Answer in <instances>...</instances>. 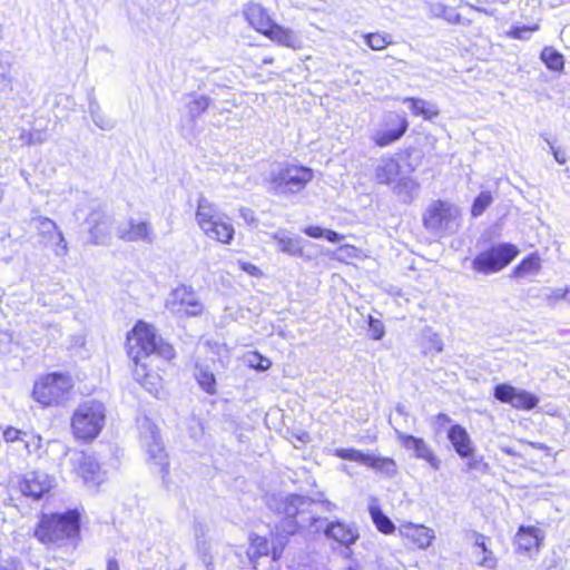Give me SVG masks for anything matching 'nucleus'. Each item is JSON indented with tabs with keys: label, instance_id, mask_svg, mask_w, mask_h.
Masks as SVG:
<instances>
[{
	"label": "nucleus",
	"instance_id": "1",
	"mask_svg": "<svg viewBox=\"0 0 570 570\" xmlns=\"http://www.w3.org/2000/svg\"><path fill=\"white\" fill-rule=\"evenodd\" d=\"M267 505L275 513L283 515L276 525L277 540L283 547L287 542L288 535L297 533L301 529L314 528L318 532L326 521L318 517V507L326 505V509L331 510L332 503L328 501L316 502L301 494L286 497L274 494L268 497Z\"/></svg>",
	"mask_w": 570,
	"mask_h": 570
},
{
	"label": "nucleus",
	"instance_id": "2",
	"mask_svg": "<svg viewBox=\"0 0 570 570\" xmlns=\"http://www.w3.org/2000/svg\"><path fill=\"white\" fill-rule=\"evenodd\" d=\"M128 356L136 365L146 367L145 358L157 355L164 360L175 357L174 347L158 336L154 328L144 322H138L127 338Z\"/></svg>",
	"mask_w": 570,
	"mask_h": 570
},
{
	"label": "nucleus",
	"instance_id": "3",
	"mask_svg": "<svg viewBox=\"0 0 570 570\" xmlns=\"http://www.w3.org/2000/svg\"><path fill=\"white\" fill-rule=\"evenodd\" d=\"M80 530V514L77 510L65 513L43 515L35 531V537L43 542H61L78 535Z\"/></svg>",
	"mask_w": 570,
	"mask_h": 570
},
{
	"label": "nucleus",
	"instance_id": "4",
	"mask_svg": "<svg viewBox=\"0 0 570 570\" xmlns=\"http://www.w3.org/2000/svg\"><path fill=\"white\" fill-rule=\"evenodd\" d=\"M196 220L200 229L212 239L229 244L234 237L233 225L226 222L215 204L204 196L198 198Z\"/></svg>",
	"mask_w": 570,
	"mask_h": 570
},
{
	"label": "nucleus",
	"instance_id": "5",
	"mask_svg": "<svg viewBox=\"0 0 570 570\" xmlns=\"http://www.w3.org/2000/svg\"><path fill=\"white\" fill-rule=\"evenodd\" d=\"M313 178L308 167L288 165L273 169L266 180L267 191L273 195H286L301 191Z\"/></svg>",
	"mask_w": 570,
	"mask_h": 570
},
{
	"label": "nucleus",
	"instance_id": "6",
	"mask_svg": "<svg viewBox=\"0 0 570 570\" xmlns=\"http://www.w3.org/2000/svg\"><path fill=\"white\" fill-rule=\"evenodd\" d=\"M519 253L518 246L512 243L493 244L474 256L472 268L483 275L499 273L508 267Z\"/></svg>",
	"mask_w": 570,
	"mask_h": 570
},
{
	"label": "nucleus",
	"instance_id": "7",
	"mask_svg": "<svg viewBox=\"0 0 570 570\" xmlns=\"http://www.w3.org/2000/svg\"><path fill=\"white\" fill-rule=\"evenodd\" d=\"M105 406L98 401H87L78 406L72 416V431L77 439L97 438L105 423Z\"/></svg>",
	"mask_w": 570,
	"mask_h": 570
},
{
	"label": "nucleus",
	"instance_id": "8",
	"mask_svg": "<svg viewBox=\"0 0 570 570\" xmlns=\"http://www.w3.org/2000/svg\"><path fill=\"white\" fill-rule=\"evenodd\" d=\"M71 387L69 375L53 372L35 383L32 396L43 406H50L63 402Z\"/></svg>",
	"mask_w": 570,
	"mask_h": 570
},
{
	"label": "nucleus",
	"instance_id": "9",
	"mask_svg": "<svg viewBox=\"0 0 570 570\" xmlns=\"http://www.w3.org/2000/svg\"><path fill=\"white\" fill-rule=\"evenodd\" d=\"M138 428L140 443L142 448L146 449L149 459L160 468V471L164 474H167L169 463L157 426L148 417L145 416L141 420H138Z\"/></svg>",
	"mask_w": 570,
	"mask_h": 570
},
{
	"label": "nucleus",
	"instance_id": "10",
	"mask_svg": "<svg viewBox=\"0 0 570 570\" xmlns=\"http://www.w3.org/2000/svg\"><path fill=\"white\" fill-rule=\"evenodd\" d=\"M165 306L178 317L198 316L204 309L193 287L186 285L173 289L166 298Z\"/></svg>",
	"mask_w": 570,
	"mask_h": 570
},
{
	"label": "nucleus",
	"instance_id": "11",
	"mask_svg": "<svg viewBox=\"0 0 570 570\" xmlns=\"http://www.w3.org/2000/svg\"><path fill=\"white\" fill-rule=\"evenodd\" d=\"M493 396L499 402L509 404L519 411H531L539 404V397L537 395L525 390H519L508 383L495 385Z\"/></svg>",
	"mask_w": 570,
	"mask_h": 570
},
{
	"label": "nucleus",
	"instance_id": "12",
	"mask_svg": "<svg viewBox=\"0 0 570 570\" xmlns=\"http://www.w3.org/2000/svg\"><path fill=\"white\" fill-rule=\"evenodd\" d=\"M71 462L86 484L98 487L105 481V472L94 455L82 451L75 452Z\"/></svg>",
	"mask_w": 570,
	"mask_h": 570
},
{
	"label": "nucleus",
	"instance_id": "13",
	"mask_svg": "<svg viewBox=\"0 0 570 570\" xmlns=\"http://www.w3.org/2000/svg\"><path fill=\"white\" fill-rule=\"evenodd\" d=\"M116 234L121 240L128 243L144 242L153 244L155 240L151 224L148 220H137L132 217L120 223L116 228Z\"/></svg>",
	"mask_w": 570,
	"mask_h": 570
},
{
	"label": "nucleus",
	"instance_id": "14",
	"mask_svg": "<svg viewBox=\"0 0 570 570\" xmlns=\"http://www.w3.org/2000/svg\"><path fill=\"white\" fill-rule=\"evenodd\" d=\"M458 215V210L445 200H434L423 214V225L429 230H439Z\"/></svg>",
	"mask_w": 570,
	"mask_h": 570
},
{
	"label": "nucleus",
	"instance_id": "15",
	"mask_svg": "<svg viewBox=\"0 0 570 570\" xmlns=\"http://www.w3.org/2000/svg\"><path fill=\"white\" fill-rule=\"evenodd\" d=\"M544 540L543 531L535 525H521L514 537L515 552L533 556L539 553Z\"/></svg>",
	"mask_w": 570,
	"mask_h": 570
},
{
	"label": "nucleus",
	"instance_id": "16",
	"mask_svg": "<svg viewBox=\"0 0 570 570\" xmlns=\"http://www.w3.org/2000/svg\"><path fill=\"white\" fill-rule=\"evenodd\" d=\"M399 441L402 448L411 452L416 459L424 460L434 470H439L441 468V460L422 438L400 434Z\"/></svg>",
	"mask_w": 570,
	"mask_h": 570
},
{
	"label": "nucleus",
	"instance_id": "17",
	"mask_svg": "<svg viewBox=\"0 0 570 570\" xmlns=\"http://www.w3.org/2000/svg\"><path fill=\"white\" fill-rule=\"evenodd\" d=\"M52 485L53 479L47 473L32 471L24 475L19 487L23 495L39 500L51 490Z\"/></svg>",
	"mask_w": 570,
	"mask_h": 570
},
{
	"label": "nucleus",
	"instance_id": "18",
	"mask_svg": "<svg viewBox=\"0 0 570 570\" xmlns=\"http://www.w3.org/2000/svg\"><path fill=\"white\" fill-rule=\"evenodd\" d=\"M90 242L94 245H107L110 239L111 219L102 209H94L87 217Z\"/></svg>",
	"mask_w": 570,
	"mask_h": 570
},
{
	"label": "nucleus",
	"instance_id": "19",
	"mask_svg": "<svg viewBox=\"0 0 570 570\" xmlns=\"http://www.w3.org/2000/svg\"><path fill=\"white\" fill-rule=\"evenodd\" d=\"M400 534L405 544L413 549H426L434 539L433 530L423 524H403Z\"/></svg>",
	"mask_w": 570,
	"mask_h": 570
},
{
	"label": "nucleus",
	"instance_id": "20",
	"mask_svg": "<svg viewBox=\"0 0 570 570\" xmlns=\"http://www.w3.org/2000/svg\"><path fill=\"white\" fill-rule=\"evenodd\" d=\"M446 436L460 458H470L474 453L473 442L464 426L460 424L451 425Z\"/></svg>",
	"mask_w": 570,
	"mask_h": 570
},
{
	"label": "nucleus",
	"instance_id": "21",
	"mask_svg": "<svg viewBox=\"0 0 570 570\" xmlns=\"http://www.w3.org/2000/svg\"><path fill=\"white\" fill-rule=\"evenodd\" d=\"M275 540L276 542H273V548L271 550L269 542L265 537L257 534L253 535L250 539V550L246 554L248 560L252 561L253 559H257L263 556H268L269 552H272V557L274 560L279 559L284 546L282 547V544L277 540V537L275 538Z\"/></svg>",
	"mask_w": 570,
	"mask_h": 570
},
{
	"label": "nucleus",
	"instance_id": "22",
	"mask_svg": "<svg viewBox=\"0 0 570 570\" xmlns=\"http://www.w3.org/2000/svg\"><path fill=\"white\" fill-rule=\"evenodd\" d=\"M244 14L247 21L263 35L273 28L275 23L267 10L258 3H249L245 8Z\"/></svg>",
	"mask_w": 570,
	"mask_h": 570
},
{
	"label": "nucleus",
	"instance_id": "23",
	"mask_svg": "<svg viewBox=\"0 0 570 570\" xmlns=\"http://www.w3.org/2000/svg\"><path fill=\"white\" fill-rule=\"evenodd\" d=\"M324 534L343 546H350L356 541V530L341 521H333L326 524Z\"/></svg>",
	"mask_w": 570,
	"mask_h": 570
},
{
	"label": "nucleus",
	"instance_id": "24",
	"mask_svg": "<svg viewBox=\"0 0 570 570\" xmlns=\"http://www.w3.org/2000/svg\"><path fill=\"white\" fill-rule=\"evenodd\" d=\"M411 110V114L415 117H421L424 120H433L440 115V110L436 105L416 97H407L403 99Z\"/></svg>",
	"mask_w": 570,
	"mask_h": 570
},
{
	"label": "nucleus",
	"instance_id": "25",
	"mask_svg": "<svg viewBox=\"0 0 570 570\" xmlns=\"http://www.w3.org/2000/svg\"><path fill=\"white\" fill-rule=\"evenodd\" d=\"M541 269V257L538 253H531L523 257L511 271V277L522 278L538 274Z\"/></svg>",
	"mask_w": 570,
	"mask_h": 570
},
{
	"label": "nucleus",
	"instance_id": "26",
	"mask_svg": "<svg viewBox=\"0 0 570 570\" xmlns=\"http://www.w3.org/2000/svg\"><path fill=\"white\" fill-rule=\"evenodd\" d=\"M194 376L199 387L207 394L214 395L217 392V382L215 374L207 364H195Z\"/></svg>",
	"mask_w": 570,
	"mask_h": 570
},
{
	"label": "nucleus",
	"instance_id": "27",
	"mask_svg": "<svg viewBox=\"0 0 570 570\" xmlns=\"http://www.w3.org/2000/svg\"><path fill=\"white\" fill-rule=\"evenodd\" d=\"M264 35H266L269 39L277 42L278 45L293 49L299 47L301 41L296 33L293 30L284 28L277 23H274L273 28L267 30Z\"/></svg>",
	"mask_w": 570,
	"mask_h": 570
},
{
	"label": "nucleus",
	"instance_id": "28",
	"mask_svg": "<svg viewBox=\"0 0 570 570\" xmlns=\"http://www.w3.org/2000/svg\"><path fill=\"white\" fill-rule=\"evenodd\" d=\"M368 512L373 523L379 531L386 534L392 533V520L385 513H383L380 502L376 498L370 499Z\"/></svg>",
	"mask_w": 570,
	"mask_h": 570
},
{
	"label": "nucleus",
	"instance_id": "29",
	"mask_svg": "<svg viewBox=\"0 0 570 570\" xmlns=\"http://www.w3.org/2000/svg\"><path fill=\"white\" fill-rule=\"evenodd\" d=\"M186 109L191 121H196L210 106L212 98L205 95L188 94Z\"/></svg>",
	"mask_w": 570,
	"mask_h": 570
},
{
	"label": "nucleus",
	"instance_id": "30",
	"mask_svg": "<svg viewBox=\"0 0 570 570\" xmlns=\"http://www.w3.org/2000/svg\"><path fill=\"white\" fill-rule=\"evenodd\" d=\"M472 539L474 548H476L479 552L483 554L482 559L480 560V564L488 568L494 567L497 564V558L489 549L490 538L482 533L473 532Z\"/></svg>",
	"mask_w": 570,
	"mask_h": 570
},
{
	"label": "nucleus",
	"instance_id": "31",
	"mask_svg": "<svg viewBox=\"0 0 570 570\" xmlns=\"http://www.w3.org/2000/svg\"><path fill=\"white\" fill-rule=\"evenodd\" d=\"M273 238L276 240L281 252L291 256H301L303 254L299 237H289L284 233H275Z\"/></svg>",
	"mask_w": 570,
	"mask_h": 570
},
{
	"label": "nucleus",
	"instance_id": "32",
	"mask_svg": "<svg viewBox=\"0 0 570 570\" xmlns=\"http://www.w3.org/2000/svg\"><path fill=\"white\" fill-rule=\"evenodd\" d=\"M540 58L544 62L546 67L552 71L560 72L564 68L563 55L552 47L543 48L540 53Z\"/></svg>",
	"mask_w": 570,
	"mask_h": 570
},
{
	"label": "nucleus",
	"instance_id": "33",
	"mask_svg": "<svg viewBox=\"0 0 570 570\" xmlns=\"http://www.w3.org/2000/svg\"><path fill=\"white\" fill-rule=\"evenodd\" d=\"M493 203V195L490 190L481 191L471 205V215L481 216L485 209Z\"/></svg>",
	"mask_w": 570,
	"mask_h": 570
},
{
	"label": "nucleus",
	"instance_id": "34",
	"mask_svg": "<svg viewBox=\"0 0 570 570\" xmlns=\"http://www.w3.org/2000/svg\"><path fill=\"white\" fill-rule=\"evenodd\" d=\"M374 178L379 184L390 185L392 181V158H382L375 167Z\"/></svg>",
	"mask_w": 570,
	"mask_h": 570
},
{
	"label": "nucleus",
	"instance_id": "35",
	"mask_svg": "<svg viewBox=\"0 0 570 570\" xmlns=\"http://www.w3.org/2000/svg\"><path fill=\"white\" fill-rule=\"evenodd\" d=\"M468 461L464 465V472L472 474L479 472L485 474L490 470V465L484 461L483 456H475L474 453L470 458H465Z\"/></svg>",
	"mask_w": 570,
	"mask_h": 570
},
{
	"label": "nucleus",
	"instance_id": "36",
	"mask_svg": "<svg viewBox=\"0 0 570 570\" xmlns=\"http://www.w3.org/2000/svg\"><path fill=\"white\" fill-rule=\"evenodd\" d=\"M224 560L227 563V570H234V568H243L249 562L247 556H243L234 549H228L224 554Z\"/></svg>",
	"mask_w": 570,
	"mask_h": 570
},
{
	"label": "nucleus",
	"instance_id": "37",
	"mask_svg": "<svg viewBox=\"0 0 570 570\" xmlns=\"http://www.w3.org/2000/svg\"><path fill=\"white\" fill-rule=\"evenodd\" d=\"M336 455L344 460L361 463H367L371 460L370 455L364 454L362 451L355 449H338L336 450Z\"/></svg>",
	"mask_w": 570,
	"mask_h": 570
},
{
	"label": "nucleus",
	"instance_id": "38",
	"mask_svg": "<svg viewBox=\"0 0 570 570\" xmlns=\"http://www.w3.org/2000/svg\"><path fill=\"white\" fill-rule=\"evenodd\" d=\"M39 229L43 234H50V233L55 232L57 235V238L59 239V244H63L62 247H63V249H66V242H65L63 235L60 230H58V227L53 220H51L50 218H47V217H40L39 218Z\"/></svg>",
	"mask_w": 570,
	"mask_h": 570
},
{
	"label": "nucleus",
	"instance_id": "39",
	"mask_svg": "<svg viewBox=\"0 0 570 570\" xmlns=\"http://www.w3.org/2000/svg\"><path fill=\"white\" fill-rule=\"evenodd\" d=\"M197 552L198 557L206 567L207 570H214V560L213 556L210 554V548L209 544L204 541L197 542Z\"/></svg>",
	"mask_w": 570,
	"mask_h": 570
},
{
	"label": "nucleus",
	"instance_id": "40",
	"mask_svg": "<svg viewBox=\"0 0 570 570\" xmlns=\"http://www.w3.org/2000/svg\"><path fill=\"white\" fill-rule=\"evenodd\" d=\"M539 30L538 24L532 26H514L509 29L507 36L511 39H525L528 33Z\"/></svg>",
	"mask_w": 570,
	"mask_h": 570
},
{
	"label": "nucleus",
	"instance_id": "41",
	"mask_svg": "<svg viewBox=\"0 0 570 570\" xmlns=\"http://www.w3.org/2000/svg\"><path fill=\"white\" fill-rule=\"evenodd\" d=\"M367 45L374 50H381L391 43L389 40V36H383L380 33H370L366 36Z\"/></svg>",
	"mask_w": 570,
	"mask_h": 570
},
{
	"label": "nucleus",
	"instance_id": "42",
	"mask_svg": "<svg viewBox=\"0 0 570 570\" xmlns=\"http://www.w3.org/2000/svg\"><path fill=\"white\" fill-rule=\"evenodd\" d=\"M248 364L253 368H256L258 371H265L271 367L272 362L268 358L255 352L248 356Z\"/></svg>",
	"mask_w": 570,
	"mask_h": 570
},
{
	"label": "nucleus",
	"instance_id": "43",
	"mask_svg": "<svg viewBox=\"0 0 570 570\" xmlns=\"http://www.w3.org/2000/svg\"><path fill=\"white\" fill-rule=\"evenodd\" d=\"M372 139L376 146L385 147L392 142V129L377 130L372 135Z\"/></svg>",
	"mask_w": 570,
	"mask_h": 570
},
{
	"label": "nucleus",
	"instance_id": "44",
	"mask_svg": "<svg viewBox=\"0 0 570 570\" xmlns=\"http://www.w3.org/2000/svg\"><path fill=\"white\" fill-rule=\"evenodd\" d=\"M91 120L97 127H99L102 130H111L115 128V121L106 115H104L102 112L91 117Z\"/></svg>",
	"mask_w": 570,
	"mask_h": 570
},
{
	"label": "nucleus",
	"instance_id": "45",
	"mask_svg": "<svg viewBox=\"0 0 570 570\" xmlns=\"http://www.w3.org/2000/svg\"><path fill=\"white\" fill-rule=\"evenodd\" d=\"M356 248L351 245H344L338 247L335 252H333L332 257L337 261H344L346 257H352L355 253Z\"/></svg>",
	"mask_w": 570,
	"mask_h": 570
},
{
	"label": "nucleus",
	"instance_id": "46",
	"mask_svg": "<svg viewBox=\"0 0 570 570\" xmlns=\"http://www.w3.org/2000/svg\"><path fill=\"white\" fill-rule=\"evenodd\" d=\"M26 435L24 432L13 428V426H8L4 431H3V439L6 442L8 443H11V442H14V441H18L20 440V436L21 435Z\"/></svg>",
	"mask_w": 570,
	"mask_h": 570
},
{
	"label": "nucleus",
	"instance_id": "47",
	"mask_svg": "<svg viewBox=\"0 0 570 570\" xmlns=\"http://www.w3.org/2000/svg\"><path fill=\"white\" fill-rule=\"evenodd\" d=\"M304 234L312 238H322L324 237L325 228L320 226H307L303 229Z\"/></svg>",
	"mask_w": 570,
	"mask_h": 570
},
{
	"label": "nucleus",
	"instance_id": "48",
	"mask_svg": "<svg viewBox=\"0 0 570 570\" xmlns=\"http://www.w3.org/2000/svg\"><path fill=\"white\" fill-rule=\"evenodd\" d=\"M370 332H371L372 338H374V340L382 338V336L384 334L382 323L380 321H372L371 326H370Z\"/></svg>",
	"mask_w": 570,
	"mask_h": 570
},
{
	"label": "nucleus",
	"instance_id": "49",
	"mask_svg": "<svg viewBox=\"0 0 570 570\" xmlns=\"http://www.w3.org/2000/svg\"><path fill=\"white\" fill-rule=\"evenodd\" d=\"M11 91V78L7 73H0V94L7 95Z\"/></svg>",
	"mask_w": 570,
	"mask_h": 570
},
{
	"label": "nucleus",
	"instance_id": "50",
	"mask_svg": "<svg viewBox=\"0 0 570 570\" xmlns=\"http://www.w3.org/2000/svg\"><path fill=\"white\" fill-rule=\"evenodd\" d=\"M551 151L558 164L563 165L568 161V156L564 150L551 146Z\"/></svg>",
	"mask_w": 570,
	"mask_h": 570
},
{
	"label": "nucleus",
	"instance_id": "51",
	"mask_svg": "<svg viewBox=\"0 0 570 570\" xmlns=\"http://www.w3.org/2000/svg\"><path fill=\"white\" fill-rule=\"evenodd\" d=\"M324 238H326L331 243H340L344 238V236L335 230L325 228Z\"/></svg>",
	"mask_w": 570,
	"mask_h": 570
},
{
	"label": "nucleus",
	"instance_id": "52",
	"mask_svg": "<svg viewBox=\"0 0 570 570\" xmlns=\"http://www.w3.org/2000/svg\"><path fill=\"white\" fill-rule=\"evenodd\" d=\"M88 111L90 114V117L101 114L100 105L98 104V101L96 100V98L94 96L89 98Z\"/></svg>",
	"mask_w": 570,
	"mask_h": 570
},
{
	"label": "nucleus",
	"instance_id": "53",
	"mask_svg": "<svg viewBox=\"0 0 570 570\" xmlns=\"http://www.w3.org/2000/svg\"><path fill=\"white\" fill-rule=\"evenodd\" d=\"M451 422V417L445 413H439L435 415V423L438 424L439 429L444 428Z\"/></svg>",
	"mask_w": 570,
	"mask_h": 570
},
{
	"label": "nucleus",
	"instance_id": "54",
	"mask_svg": "<svg viewBox=\"0 0 570 570\" xmlns=\"http://www.w3.org/2000/svg\"><path fill=\"white\" fill-rule=\"evenodd\" d=\"M239 214L246 223H253L255 220V214L249 208H245V207L240 208Z\"/></svg>",
	"mask_w": 570,
	"mask_h": 570
},
{
	"label": "nucleus",
	"instance_id": "55",
	"mask_svg": "<svg viewBox=\"0 0 570 570\" xmlns=\"http://www.w3.org/2000/svg\"><path fill=\"white\" fill-rule=\"evenodd\" d=\"M242 269L253 276L261 273L259 268L252 263H242Z\"/></svg>",
	"mask_w": 570,
	"mask_h": 570
},
{
	"label": "nucleus",
	"instance_id": "56",
	"mask_svg": "<svg viewBox=\"0 0 570 570\" xmlns=\"http://www.w3.org/2000/svg\"><path fill=\"white\" fill-rule=\"evenodd\" d=\"M407 129V121L402 119L397 128L394 129V140L399 139Z\"/></svg>",
	"mask_w": 570,
	"mask_h": 570
},
{
	"label": "nucleus",
	"instance_id": "57",
	"mask_svg": "<svg viewBox=\"0 0 570 570\" xmlns=\"http://www.w3.org/2000/svg\"><path fill=\"white\" fill-rule=\"evenodd\" d=\"M106 570H119L118 562L115 558L108 560Z\"/></svg>",
	"mask_w": 570,
	"mask_h": 570
},
{
	"label": "nucleus",
	"instance_id": "58",
	"mask_svg": "<svg viewBox=\"0 0 570 570\" xmlns=\"http://www.w3.org/2000/svg\"><path fill=\"white\" fill-rule=\"evenodd\" d=\"M502 452L510 455V456H517L518 452L513 450L512 448H503Z\"/></svg>",
	"mask_w": 570,
	"mask_h": 570
},
{
	"label": "nucleus",
	"instance_id": "59",
	"mask_svg": "<svg viewBox=\"0 0 570 570\" xmlns=\"http://www.w3.org/2000/svg\"><path fill=\"white\" fill-rule=\"evenodd\" d=\"M530 446L537 450H546L547 446L542 443L527 442Z\"/></svg>",
	"mask_w": 570,
	"mask_h": 570
},
{
	"label": "nucleus",
	"instance_id": "60",
	"mask_svg": "<svg viewBox=\"0 0 570 570\" xmlns=\"http://www.w3.org/2000/svg\"><path fill=\"white\" fill-rule=\"evenodd\" d=\"M263 62L264 63H272L273 62V58H264Z\"/></svg>",
	"mask_w": 570,
	"mask_h": 570
},
{
	"label": "nucleus",
	"instance_id": "61",
	"mask_svg": "<svg viewBox=\"0 0 570 570\" xmlns=\"http://www.w3.org/2000/svg\"><path fill=\"white\" fill-rule=\"evenodd\" d=\"M167 570H185V567H184V566H181V567H179V568L167 569Z\"/></svg>",
	"mask_w": 570,
	"mask_h": 570
},
{
	"label": "nucleus",
	"instance_id": "62",
	"mask_svg": "<svg viewBox=\"0 0 570 570\" xmlns=\"http://www.w3.org/2000/svg\"><path fill=\"white\" fill-rule=\"evenodd\" d=\"M0 570H9L6 566L0 564Z\"/></svg>",
	"mask_w": 570,
	"mask_h": 570
}]
</instances>
